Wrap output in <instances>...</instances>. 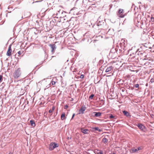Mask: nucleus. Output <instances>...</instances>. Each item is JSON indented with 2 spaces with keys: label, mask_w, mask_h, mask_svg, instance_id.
Returning a JSON list of instances; mask_svg holds the SVG:
<instances>
[{
  "label": "nucleus",
  "mask_w": 154,
  "mask_h": 154,
  "mask_svg": "<svg viewBox=\"0 0 154 154\" xmlns=\"http://www.w3.org/2000/svg\"><path fill=\"white\" fill-rule=\"evenodd\" d=\"M73 39V34L70 33V34L68 35V52H69L71 56H75L76 57H78V54H76V51L74 49V47L73 45H71L72 44H74V42H69V41H71Z\"/></svg>",
  "instance_id": "nucleus-1"
},
{
  "label": "nucleus",
  "mask_w": 154,
  "mask_h": 154,
  "mask_svg": "<svg viewBox=\"0 0 154 154\" xmlns=\"http://www.w3.org/2000/svg\"><path fill=\"white\" fill-rule=\"evenodd\" d=\"M117 50L116 48H113L111 50L109 54V55L111 58L114 59L116 57L117 54Z\"/></svg>",
  "instance_id": "nucleus-2"
},
{
  "label": "nucleus",
  "mask_w": 154,
  "mask_h": 154,
  "mask_svg": "<svg viewBox=\"0 0 154 154\" xmlns=\"http://www.w3.org/2000/svg\"><path fill=\"white\" fill-rule=\"evenodd\" d=\"M20 71V68H18L13 73V76L14 78L17 79L20 76L21 74Z\"/></svg>",
  "instance_id": "nucleus-3"
},
{
  "label": "nucleus",
  "mask_w": 154,
  "mask_h": 154,
  "mask_svg": "<svg viewBox=\"0 0 154 154\" xmlns=\"http://www.w3.org/2000/svg\"><path fill=\"white\" fill-rule=\"evenodd\" d=\"M58 144L52 142L50 143L49 146V149L50 150H52L56 147H58Z\"/></svg>",
  "instance_id": "nucleus-4"
},
{
  "label": "nucleus",
  "mask_w": 154,
  "mask_h": 154,
  "mask_svg": "<svg viewBox=\"0 0 154 154\" xmlns=\"http://www.w3.org/2000/svg\"><path fill=\"white\" fill-rule=\"evenodd\" d=\"M117 13L118 16L119 17H124L125 15V14H124L123 10L122 9H119Z\"/></svg>",
  "instance_id": "nucleus-5"
},
{
  "label": "nucleus",
  "mask_w": 154,
  "mask_h": 154,
  "mask_svg": "<svg viewBox=\"0 0 154 154\" xmlns=\"http://www.w3.org/2000/svg\"><path fill=\"white\" fill-rule=\"evenodd\" d=\"M11 45H10L8 47V50L6 53V55L8 56H11L12 55V50L11 48Z\"/></svg>",
  "instance_id": "nucleus-6"
},
{
  "label": "nucleus",
  "mask_w": 154,
  "mask_h": 154,
  "mask_svg": "<svg viewBox=\"0 0 154 154\" xmlns=\"http://www.w3.org/2000/svg\"><path fill=\"white\" fill-rule=\"evenodd\" d=\"M86 107L85 105L82 106L81 108L79 110V114H83L84 113V112L86 110Z\"/></svg>",
  "instance_id": "nucleus-7"
},
{
  "label": "nucleus",
  "mask_w": 154,
  "mask_h": 154,
  "mask_svg": "<svg viewBox=\"0 0 154 154\" xmlns=\"http://www.w3.org/2000/svg\"><path fill=\"white\" fill-rule=\"evenodd\" d=\"M80 130L81 132L85 134H88L90 132L88 129H84L83 128H81Z\"/></svg>",
  "instance_id": "nucleus-8"
},
{
  "label": "nucleus",
  "mask_w": 154,
  "mask_h": 154,
  "mask_svg": "<svg viewBox=\"0 0 154 154\" xmlns=\"http://www.w3.org/2000/svg\"><path fill=\"white\" fill-rule=\"evenodd\" d=\"M137 126L141 130L143 131L144 129L145 128V126L141 123H138L137 124Z\"/></svg>",
  "instance_id": "nucleus-9"
},
{
  "label": "nucleus",
  "mask_w": 154,
  "mask_h": 154,
  "mask_svg": "<svg viewBox=\"0 0 154 154\" xmlns=\"http://www.w3.org/2000/svg\"><path fill=\"white\" fill-rule=\"evenodd\" d=\"M49 46L51 47L52 49L51 52L52 53H54L55 50L56 49V45L55 44H50Z\"/></svg>",
  "instance_id": "nucleus-10"
},
{
  "label": "nucleus",
  "mask_w": 154,
  "mask_h": 154,
  "mask_svg": "<svg viewBox=\"0 0 154 154\" xmlns=\"http://www.w3.org/2000/svg\"><path fill=\"white\" fill-rule=\"evenodd\" d=\"M93 113L94 114V116L95 117H98L101 114V113L100 112H94Z\"/></svg>",
  "instance_id": "nucleus-11"
},
{
  "label": "nucleus",
  "mask_w": 154,
  "mask_h": 154,
  "mask_svg": "<svg viewBox=\"0 0 154 154\" xmlns=\"http://www.w3.org/2000/svg\"><path fill=\"white\" fill-rule=\"evenodd\" d=\"M113 67L112 66H110L109 67H108L106 71L105 72H109L111 70L113 69Z\"/></svg>",
  "instance_id": "nucleus-12"
},
{
  "label": "nucleus",
  "mask_w": 154,
  "mask_h": 154,
  "mask_svg": "<svg viewBox=\"0 0 154 154\" xmlns=\"http://www.w3.org/2000/svg\"><path fill=\"white\" fill-rule=\"evenodd\" d=\"M123 113L125 116L127 117L131 116V115H130L129 113L126 110L123 111Z\"/></svg>",
  "instance_id": "nucleus-13"
},
{
  "label": "nucleus",
  "mask_w": 154,
  "mask_h": 154,
  "mask_svg": "<svg viewBox=\"0 0 154 154\" xmlns=\"http://www.w3.org/2000/svg\"><path fill=\"white\" fill-rule=\"evenodd\" d=\"M124 81L123 80L120 79L119 81H118L117 82V83L119 85H122L124 83Z\"/></svg>",
  "instance_id": "nucleus-14"
},
{
  "label": "nucleus",
  "mask_w": 154,
  "mask_h": 154,
  "mask_svg": "<svg viewBox=\"0 0 154 154\" xmlns=\"http://www.w3.org/2000/svg\"><path fill=\"white\" fill-rule=\"evenodd\" d=\"M66 118L65 116V114L64 113H63L62 114L61 116V119L62 120H64Z\"/></svg>",
  "instance_id": "nucleus-15"
},
{
  "label": "nucleus",
  "mask_w": 154,
  "mask_h": 154,
  "mask_svg": "<svg viewBox=\"0 0 154 154\" xmlns=\"http://www.w3.org/2000/svg\"><path fill=\"white\" fill-rule=\"evenodd\" d=\"M30 123L31 125L33 127H35V124L34 121L33 120H31L30 121Z\"/></svg>",
  "instance_id": "nucleus-16"
},
{
  "label": "nucleus",
  "mask_w": 154,
  "mask_h": 154,
  "mask_svg": "<svg viewBox=\"0 0 154 154\" xmlns=\"http://www.w3.org/2000/svg\"><path fill=\"white\" fill-rule=\"evenodd\" d=\"M108 141V139L105 137H104L102 139V141L105 143H106Z\"/></svg>",
  "instance_id": "nucleus-17"
},
{
  "label": "nucleus",
  "mask_w": 154,
  "mask_h": 154,
  "mask_svg": "<svg viewBox=\"0 0 154 154\" xmlns=\"http://www.w3.org/2000/svg\"><path fill=\"white\" fill-rule=\"evenodd\" d=\"M131 153H134L136 152H137V149L133 148L131 149Z\"/></svg>",
  "instance_id": "nucleus-18"
},
{
  "label": "nucleus",
  "mask_w": 154,
  "mask_h": 154,
  "mask_svg": "<svg viewBox=\"0 0 154 154\" xmlns=\"http://www.w3.org/2000/svg\"><path fill=\"white\" fill-rule=\"evenodd\" d=\"M140 48L142 49H146V48H147V47L145 46L144 44H142V45L140 46Z\"/></svg>",
  "instance_id": "nucleus-19"
},
{
  "label": "nucleus",
  "mask_w": 154,
  "mask_h": 154,
  "mask_svg": "<svg viewBox=\"0 0 154 154\" xmlns=\"http://www.w3.org/2000/svg\"><path fill=\"white\" fill-rule=\"evenodd\" d=\"M94 129L95 130L98 131L99 132H101L102 131V130L99 129V128L98 127H96L94 128Z\"/></svg>",
  "instance_id": "nucleus-20"
},
{
  "label": "nucleus",
  "mask_w": 154,
  "mask_h": 154,
  "mask_svg": "<svg viewBox=\"0 0 154 154\" xmlns=\"http://www.w3.org/2000/svg\"><path fill=\"white\" fill-rule=\"evenodd\" d=\"M73 26V23H72L71 24H69L68 26V30L70 28L72 27Z\"/></svg>",
  "instance_id": "nucleus-21"
},
{
  "label": "nucleus",
  "mask_w": 154,
  "mask_h": 154,
  "mask_svg": "<svg viewBox=\"0 0 154 154\" xmlns=\"http://www.w3.org/2000/svg\"><path fill=\"white\" fill-rule=\"evenodd\" d=\"M94 94H91V95L90 96H89V99H91V100H92L93 97H94Z\"/></svg>",
  "instance_id": "nucleus-22"
},
{
  "label": "nucleus",
  "mask_w": 154,
  "mask_h": 154,
  "mask_svg": "<svg viewBox=\"0 0 154 154\" xmlns=\"http://www.w3.org/2000/svg\"><path fill=\"white\" fill-rule=\"evenodd\" d=\"M115 117V116H113L112 114H110L109 115V118L110 119L114 118Z\"/></svg>",
  "instance_id": "nucleus-23"
},
{
  "label": "nucleus",
  "mask_w": 154,
  "mask_h": 154,
  "mask_svg": "<svg viewBox=\"0 0 154 154\" xmlns=\"http://www.w3.org/2000/svg\"><path fill=\"white\" fill-rule=\"evenodd\" d=\"M143 148V147L142 146H140L138 147L137 149V151L142 150Z\"/></svg>",
  "instance_id": "nucleus-24"
},
{
  "label": "nucleus",
  "mask_w": 154,
  "mask_h": 154,
  "mask_svg": "<svg viewBox=\"0 0 154 154\" xmlns=\"http://www.w3.org/2000/svg\"><path fill=\"white\" fill-rule=\"evenodd\" d=\"M149 63H150L149 62V61H147L146 62L144 63L143 65L147 66V65H149Z\"/></svg>",
  "instance_id": "nucleus-25"
},
{
  "label": "nucleus",
  "mask_w": 154,
  "mask_h": 154,
  "mask_svg": "<svg viewBox=\"0 0 154 154\" xmlns=\"http://www.w3.org/2000/svg\"><path fill=\"white\" fill-rule=\"evenodd\" d=\"M55 84H56V82L54 81H53V80H52L51 81V84H51L52 85H55Z\"/></svg>",
  "instance_id": "nucleus-26"
},
{
  "label": "nucleus",
  "mask_w": 154,
  "mask_h": 154,
  "mask_svg": "<svg viewBox=\"0 0 154 154\" xmlns=\"http://www.w3.org/2000/svg\"><path fill=\"white\" fill-rule=\"evenodd\" d=\"M97 154H104L102 151L99 150V151L97 152Z\"/></svg>",
  "instance_id": "nucleus-27"
},
{
  "label": "nucleus",
  "mask_w": 154,
  "mask_h": 154,
  "mask_svg": "<svg viewBox=\"0 0 154 154\" xmlns=\"http://www.w3.org/2000/svg\"><path fill=\"white\" fill-rule=\"evenodd\" d=\"M134 87L136 88H138L139 87V85L138 84H136L134 85Z\"/></svg>",
  "instance_id": "nucleus-28"
},
{
  "label": "nucleus",
  "mask_w": 154,
  "mask_h": 154,
  "mask_svg": "<svg viewBox=\"0 0 154 154\" xmlns=\"http://www.w3.org/2000/svg\"><path fill=\"white\" fill-rule=\"evenodd\" d=\"M84 75L83 74H81L80 76V78L81 79H83L84 78Z\"/></svg>",
  "instance_id": "nucleus-29"
},
{
  "label": "nucleus",
  "mask_w": 154,
  "mask_h": 154,
  "mask_svg": "<svg viewBox=\"0 0 154 154\" xmlns=\"http://www.w3.org/2000/svg\"><path fill=\"white\" fill-rule=\"evenodd\" d=\"M76 9H77V8H76L75 7H74L73 8H72V9H70V11H72L75 10Z\"/></svg>",
  "instance_id": "nucleus-30"
},
{
  "label": "nucleus",
  "mask_w": 154,
  "mask_h": 154,
  "mask_svg": "<svg viewBox=\"0 0 154 154\" xmlns=\"http://www.w3.org/2000/svg\"><path fill=\"white\" fill-rule=\"evenodd\" d=\"M151 20L152 22L154 21V17H151Z\"/></svg>",
  "instance_id": "nucleus-31"
},
{
  "label": "nucleus",
  "mask_w": 154,
  "mask_h": 154,
  "mask_svg": "<svg viewBox=\"0 0 154 154\" xmlns=\"http://www.w3.org/2000/svg\"><path fill=\"white\" fill-rule=\"evenodd\" d=\"M2 80V76L0 75V82H1Z\"/></svg>",
  "instance_id": "nucleus-32"
},
{
  "label": "nucleus",
  "mask_w": 154,
  "mask_h": 154,
  "mask_svg": "<svg viewBox=\"0 0 154 154\" xmlns=\"http://www.w3.org/2000/svg\"><path fill=\"white\" fill-rule=\"evenodd\" d=\"M53 110H52L51 109H50L49 111V112L50 113H52L53 112Z\"/></svg>",
  "instance_id": "nucleus-33"
},
{
  "label": "nucleus",
  "mask_w": 154,
  "mask_h": 154,
  "mask_svg": "<svg viewBox=\"0 0 154 154\" xmlns=\"http://www.w3.org/2000/svg\"><path fill=\"white\" fill-rule=\"evenodd\" d=\"M101 22H99V23H97V25L98 26H99L100 25H101Z\"/></svg>",
  "instance_id": "nucleus-34"
},
{
  "label": "nucleus",
  "mask_w": 154,
  "mask_h": 154,
  "mask_svg": "<svg viewBox=\"0 0 154 154\" xmlns=\"http://www.w3.org/2000/svg\"><path fill=\"white\" fill-rule=\"evenodd\" d=\"M75 113H73L72 115V118H71V120L72 119H73V118L74 117V116L75 115Z\"/></svg>",
  "instance_id": "nucleus-35"
},
{
  "label": "nucleus",
  "mask_w": 154,
  "mask_h": 154,
  "mask_svg": "<svg viewBox=\"0 0 154 154\" xmlns=\"http://www.w3.org/2000/svg\"><path fill=\"white\" fill-rule=\"evenodd\" d=\"M101 102L102 103H103V105L104 104V100H101Z\"/></svg>",
  "instance_id": "nucleus-36"
},
{
  "label": "nucleus",
  "mask_w": 154,
  "mask_h": 154,
  "mask_svg": "<svg viewBox=\"0 0 154 154\" xmlns=\"http://www.w3.org/2000/svg\"><path fill=\"white\" fill-rule=\"evenodd\" d=\"M18 54L19 55H20L22 54V52L21 51H19L18 52Z\"/></svg>",
  "instance_id": "nucleus-37"
},
{
  "label": "nucleus",
  "mask_w": 154,
  "mask_h": 154,
  "mask_svg": "<svg viewBox=\"0 0 154 154\" xmlns=\"http://www.w3.org/2000/svg\"><path fill=\"white\" fill-rule=\"evenodd\" d=\"M125 91V90L124 88H123V89H122V92H124Z\"/></svg>",
  "instance_id": "nucleus-38"
},
{
  "label": "nucleus",
  "mask_w": 154,
  "mask_h": 154,
  "mask_svg": "<svg viewBox=\"0 0 154 154\" xmlns=\"http://www.w3.org/2000/svg\"><path fill=\"white\" fill-rule=\"evenodd\" d=\"M55 109V107L54 106H53L52 107V110H53V111Z\"/></svg>",
  "instance_id": "nucleus-39"
},
{
  "label": "nucleus",
  "mask_w": 154,
  "mask_h": 154,
  "mask_svg": "<svg viewBox=\"0 0 154 154\" xmlns=\"http://www.w3.org/2000/svg\"><path fill=\"white\" fill-rule=\"evenodd\" d=\"M153 82V81L152 80V79H151L150 80V82H151L152 83Z\"/></svg>",
  "instance_id": "nucleus-40"
},
{
  "label": "nucleus",
  "mask_w": 154,
  "mask_h": 154,
  "mask_svg": "<svg viewBox=\"0 0 154 154\" xmlns=\"http://www.w3.org/2000/svg\"><path fill=\"white\" fill-rule=\"evenodd\" d=\"M128 84L127 82H126L124 84L125 86H126V85H127Z\"/></svg>",
  "instance_id": "nucleus-41"
},
{
  "label": "nucleus",
  "mask_w": 154,
  "mask_h": 154,
  "mask_svg": "<svg viewBox=\"0 0 154 154\" xmlns=\"http://www.w3.org/2000/svg\"><path fill=\"white\" fill-rule=\"evenodd\" d=\"M65 108V109H67V106H65V108Z\"/></svg>",
  "instance_id": "nucleus-42"
},
{
  "label": "nucleus",
  "mask_w": 154,
  "mask_h": 154,
  "mask_svg": "<svg viewBox=\"0 0 154 154\" xmlns=\"http://www.w3.org/2000/svg\"><path fill=\"white\" fill-rule=\"evenodd\" d=\"M42 0H41V1H36L35 2H41L42 1Z\"/></svg>",
  "instance_id": "nucleus-43"
},
{
  "label": "nucleus",
  "mask_w": 154,
  "mask_h": 154,
  "mask_svg": "<svg viewBox=\"0 0 154 154\" xmlns=\"http://www.w3.org/2000/svg\"><path fill=\"white\" fill-rule=\"evenodd\" d=\"M73 100V98H72L71 100H70V101H72Z\"/></svg>",
  "instance_id": "nucleus-44"
},
{
  "label": "nucleus",
  "mask_w": 154,
  "mask_h": 154,
  "mask_svg": "<svg viewBox=\"0 0 154 154\" xmlns=\"http://www.w3.org/2000/svg\"><path fill=\"white\" fill-rule=\"evenodd\" d=\"M113 98H112V97H111V98H109V99H111V100H112V99H113Z\"/></svg>",
  "instance_id": "nucleus-45"
},
{
  "label": "nucleus",
  "mask_w": 154,
  "mask_h": 154,
  "mask_svg": "<svg viewBox=\"0 0 154 154\" xmlns=\"http://www.w3.org/2000/svg\"><path fill=\"white\" fill-rule=\"evenodd\" d=\"M148 83H146V86H148Z\"/></svg>",
  "instance_id": "nucleus-46"
},
{
  "label": "nucleus",
  "mask_w": 154,
  "mask_h": 154,
  "mask_svg": "<svg viewBox=\"0 0 154 154\" xmlns=\"http://www.w3.org/2000/svg\"><path fill=\"white\" fill-rule=\"evenodd\" d=\"M146 60V59L145 58H144V59H143V61H144V60Z\"/></svg>",
  "instance_id": "nucleus-47"
},
{
  "label": "nucleus",
  "mask_w": 154,
  "mask_h": 154,
  "mask_svg": "<svg viewBox=\"0 0 154 154\" xmlns=\"http://www.w3.org/2000/svg\"><path fill=\"white\" fill-rule=\"evenodd\" d=\"M9 154H13V153L11 152H10Z\"/></svg>",
  "instance_id": "nucleus-48"
},
{
  "label": "nucleus",
  "mask_w": 154,
  "mask_h": 154,
  "mask_svg": "<svg viewBox=\"0 0 154 154\" xmlns=\"http://www.w3.org/2000/svg\"><path fill=\"white\" fill-rule=\"evenodd\" d=\"M70 21H71V20H69V21L68 20V22H70Z\"/></svg>",
  "instance_id": "nucleus-49"
},
{
  "label": "nucleus",
  "mask_w": 154,
  "mask_h": 154,
  "mask_svg": "<svg viewBox=\"0 0 154 154\" xmlns=\"http://www.w3.org/2000/svg\"><path fill=\"white\" fill-rule=\"evenodd\" d=\"M116 153H113V154H115Z\"/></svg>",
  "instance_id": "nucleus-50"
},
{
  "label": "nucleus",
  "mask_w": 154,
  "mask_h": 154,
  "mask_svg": "<svg viewBox=\"0 0 154 154\" xmlns=\"http://www.w3.org/2000/svg\"><path fill=\"white\" fill-rule=\"evenodd\" d=\"M140 53L141 54H142V53Z\"/></svg>",
  "instance_id": "nucleus-51"
},
{
  "label": "nucleus",
  "mask_w": 154,
  "mask_h": 154,
  "mask_svg": "<svg viewBox=\"0 0 154 154\" xmlns=\"http://www.w3.org/2000/svg\"><path fill=\"white\" fill-rule=\"evenodd\" d=\"M114 56V55H112V56Z\"/></svg>",
  "instance_id": "nucleus-52"
},
{
  "label": "nucleus",
  "mask_w": 154,
  "mask_h": 154,
  "mask_svg": "<svg viewBox=\"0 0 154 154\" xmlns=\"http://www.w3.org/2000/svg\"><path fill=\"white\" fill-rule=\"evenodd\" d=\"M68 139H69V137H68Z\"/></svg>",
  "instance_id": "nucleus-53"
},
{
  "label": "nucleus",
  "mask_w": 154,
  "mask_h": 154,
  "mask_svg": "<svg viewBox=\"0 0 154 154\" xmlns=\"http://www.w3.org/2000/svg\"><path fill=\"white\" fill-rule=\"evenodd\" d=\"M153 73H154V71H153Z\"/></svg>",
  "instance_id": "nucleus-54"
},
{
  "label": "nucleus",
  "mask_w": 154,
  "mask_h": 154,
  "mask_svg": "<svg viewBox=\"0 0 154 154\" xmlns=\"http://www.w3.org/2000/svg\"><path fill=\"white\" fill-rule=\"evenodd\" d=\"M89 154H90V153H89Z\"/></svg>",
  "instance_id": "nucleus-55"
}]
</instances>
